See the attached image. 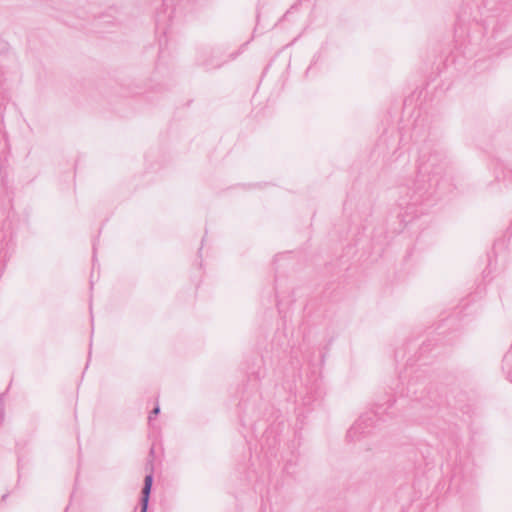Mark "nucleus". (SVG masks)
<instances>
[{
    "mask_svg": "<svg viewBox=\"0 0 512 512\" xmlns=\"http://www.w3.org/2000/svg\"><path fill=\"white\" fill-rule=\"evenodd\" d=\"M158 413H159V408H158V407H156V408L153 410V414H154V415H156V414H158Z\"/></svg>",
    "mask_w": 512,
    "mask_h": 512,
    "instance_id": "2",
    "label": "nucleus"
},
{
    "mask_svg": "<svg viewBox=\"0 0 512 512\" xmlns=\"http://www.w3.org/2000/svg\"><path fill=\"white\" fill-rule=\"evenodd\" d=\"M152 481H153V478H152L151 474H149L145 477L144 487L142 490V494H143L142 512H146V510H147L148 499H149V495H150V491H151V487H152Z\"/></svg>",
    "mask_w": 512,
    "mask_h": 512,
    "instance_id": "1",
    "label": "nucleus"
}]
</instances>
